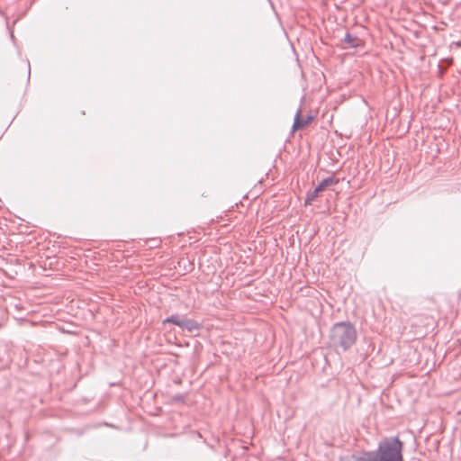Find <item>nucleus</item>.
<instances>
[{
    "mask_svg": "<svg viewBox=\"0 0 461 461\" xmlns=\"http://www.w3.org/2000/svg\"><path fill=\"white\" fill-rule=\"evenodd\" d=\"M402 442L397 437L384 438L375 450L368 451L357 461H403Z\"/></svg>",
    "mask_w": 461,
    "mask_h": 461,
    "instance_id": "obj_1",
    "label": "nucleus"
},
{
    "mask_svg": "<svg viewBox=\"0 0 461 461\" xmlns=\"http://www.w3.org/2000/svg\"><path fill=\"white\" fill-rule=\"evenodd\" d=\"M357 338V330L349 321L337 322L330 331V343L331 347L336 349H341L344 352L356 343Z\"/></svg>",
    "mask_w": 461,
    "mask_h": 461,
    "instance_id": "obj_2",
    "label": "nucleus"
},
{
    "mask_svg": "<svg viewBox=\"0 0 461 461\" xmlns=\"http://www.w3.org/2000/svg\"><path fill=\"white\" fill-rule=\"evenodd\" d=\"M312 120H313V117L312 115H308L305 118L302 119L301 118V109L299 108L294 116L293 130L295 131L297 129H302V128L307 126L308 124H310Z\"/></svg>",
    "mask_w": 461,
    "mask_h": 461,
    "instance_id": "obj_3",
    "label": "nucleus"
},
{
    "mask_svg": "<svg viewBox=\"0 0 461 461\" xmlns=\"http://www.w3.org/2000/svg\"><path fill=\"white\" fill-rule=\"evenodd\" d=\"M343 41L349 48H358L362 45V40L349 32L346 33Z\"/></svg>",
    "mask_w": 461,
    "mask_h": 461,
    "instance_id": "obj_4",
    "label": "nucleus"
},
{
    "mask_svg": "<svg viewBox=\"0 0 461 461\" xmlns=\"http://www.w3.org/2000/svg\"><path fill=\"white\" fill-rule=\"evenodd\" d=\"M339 182V180L338 178H335L332 176L326 177V178L322 179L316 187H317L318 191L321 192L329 186L337 185Z\"/></svg>",
    "mask_w": 461,
    "mask_h": 461,
    "instance_id": "obj_5",
    "label": "nucleus"
},
{
    "mask_svg": "<svg viewBox=\"0 0 461 461\" xmlns=\"http://www.w3.org/2000/svg\"><path fill=\"white\" fill-rule=\"evenodd\" d=\"M200 328L201 325L194 320L186 318L184 319L182 329H185L186 330L192 332L200 330Z\"/></svg>",
    "mask_w": 461,
    "mask_h": 461,
    "instance_id": "obj_6",
    "label": "nucleus"
},
{
    "mask_svg": "<svg viewBox=\"0 0 461 461\" xmlns=\"http://www.w3.org/2000/svg\"><path fill=\"white\" fill-rule=\"evenodd\" d=\"M185 317L180 315H171L164 320V323H173L180 328L183 326Z\"/></svg>",
    "mask_w": 461,
    "mask_h": 461,
    "instance_id": "obj_7",
    "label": "nucleus"
},
{
    "mask_svg": "<svg viewBox=\"0 0 461 461\" xmlns=\"http://www.w3.org/2000/svg\"><path fill=\"white\" fill-rule=\"evenodd\" d=\"M320 193L321 192L317 190V187L309 191L305 199V204H311L318 197Z\"/></svg>",
    "mask_w": 461,
    "mask_h": 461,
    "instance_id": "obj_8",
    "label": "nucleus"
},
{
    "mask_svg": "<svg viewBox=\"0 0 461 461\" xmlns=\"http://www.w3.org/2000/svg\"><path fill=\"white\" fill-rule=\"evenodd\" d=\"M173 400L175 402H184V396L182 394H176L173 396Z\"/></svg>",
    "mask_w": 461,
    "mask_h": 461,
    "instance_id": "obj_9",
    "label": "nucleus"
}]
</instances>
